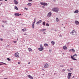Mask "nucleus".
I'll use <instances>...</instances> for the list:
<instances>
[{"label":"nucleus","instance_id":"obj_1","mask_svg":"<svg viewBox=\"0 0 79 79\" xmlns=\"http://www.w3.org/2000/svg\"><path fill=\"white\" fill-rule=\"evenodd\" d=\"M52 11L56 13H58V11H59V9L58 7H54L52 9Z\"/></svg>","mask_w":79,"mask_h":79},{"label":"nucleus","instance_id":"obj_2","mask_svg":"<svg viewBox=\"0 0 79 79\" xmlns=\"http://www.w3.org/2000/svg\"><path fill=\"white\" fill-rule=\"evenodd\" d=\"M70 34H71L72 35H76V32L74 30H73L70 32Z\"/></svg>","mask_w":79,"mask_h":79},{"label":"nucleus","instance_id":"obj_3","mask_svg":"<svg viewBox=\"0 0 79 79\" xmlns=\"http://www.w3.org/2000/svg\"><path fill=\"white\" fill-rule=\"evenodd\" d=\"M40 4L41 5H43L44 6H47V5H48V4H47V3L43 2H40Z\"/></svg>","mask_w":79,"mask_h":79},{"label":"nucleus","instance_id":"obj_4","mask_svg":"<svg viewBox=\"0 0 79 79\" xmlns=\"http://www.w3.org/2000/svg\"><path fill=\"white\" fill-rule=\"evenodd\" d=\"M40 48H38V50L39 51H42L44 50V47L42 46V44H40Z\"/></svg>","mask_w":79,"mask_h":79},{"label":"nucleus","instance_id":"obj_5","mask_svg":"<svg viewBox=\"0 0 79 79\" xmlns=\"http://www.w3.org/2000/svg\"><path fill=\"white\" fill-rule=\"evenodd\" d=\"M15 56L16 57V58H19V54L18 52H16L15 54Z\"/></svg>","mask_w":79,"mask_h":79},{"label":"nucleus","instance_id":"obj_6","mask_svg":"<svg viewBox=\"0 0 79 79\" xmlns=\"http://www.w3.org/2000/svg\"><path fill=\"white\" fill-rule=\"evenodd\" d=\"M72 74V73H68V79H70V78L71 77V74Z\"/></svg>","mask_w":79,"mask_h":79},{"label":"nucleus","instance_id":"obj_7","mask_svg":"<svg viewBox=\"0 0 79 79\" xmlns=\"http://www.w3.org/2000/svg\"><path fill=\"white\" fill-rule=\"evenodd\" d=\"M51 16H52V12H50L48 14L47 16L48 18H49V17H50Z\"/></svg>","mask_w":79,"mask_h":79},{"label":"nucleus","instance_id":"obj_8","mask_svg":"<svg viewBox=\"0 0 79 79\" xmlns=\"http://www.w3.org/2000/svg\"><path fill=\"white\" fill-rule=\"evenodd\" d=\"M44 67L45 68H48V64H46Z\"/></svg>","mask_w":79,"mask_h":79},{"label":"nucleus","instance_id":"obj_9","mask_svg":"<svg viewBox=\"0 0 79 79\" xmlns=\"http://www.w3.org/2000/svg\"><path fill=\"white\" fill-rule=\"evenodd\" d=\"M63 48L64 50H66L68 48L66 47V45H65V46H63Z\"/></svg>","mask_w":79,"mask_h":79},{"label":"nucleus","instance_id":"obj_10","mask_svg":"<svg viewBox=\"0 0 79 79\" xmlns=\"http://www.w3.org/2000/svg\"><path fill=\"white\" fill-rule=\"evenodd\" d=\"M15 16H21V14H19L18 13H15Z\"/></svg>","mask_w":79,"mask_h":79},{"label":"nucleus","instance_id":"obj_11","mask_svg":"<svg viewBox=\"0 0 79 79\" xmlns=\"http://www.w3.org/2000/svg\"><path fill=\"white\" fill-rule=\"evenodd\" d=\"M14 2L15 5H17V4H18V1H16V0H14Z\"/></svg>","mask_w":79,"mask_h":79},{"label":"nucleus","instance_id":"obj_12","mask_svg":"<svg viewBox=\"0 0 79 79\" xmlns=\"http://www.w3.org/2000/svg\"><path fill=\"white\" fill-rule=\"evenodd\" d=\"M27 77H29V78H30V79H34L33 77H32L30 75H28L27 76Z\"/></svg>","mask_w":79,"mask_h":79},{"label":"nucleus","instance_id":"obj_13","mask_svg":"<svg viewBox=\"0 0 79 79\" xmlns=\"http://www.w3.org/2000/svg\"><path fill=\"white\" fill-rule=\"evenodd\" d=\"M71 58L72 60H76V61H77V59H76L73 58V56H71Z\"/></svg>","mask_w":79,"mask_h":79},{"label":"nucleus","instance_id":"obj_14","mask_svg":"<svg viewBox=\"0 0 79 79\" xmlns=\"http://www.w3.org/2000/svg\"><path fill=\"white\" fill-rule=\"evenodd\" d=\"M42 23V20H39V21H38L36 23V24H39V23Z\"/></svg>","mask_w":79,"mask_h":79},{"label":"nucleus","instance_id":"obj_15","mask_svg":"<svg viewBox=\"0 0 79 79\" xmlns=\"http://www.w3.org/2000/svg\"><path fill=\"white\" fill-rule=\"evenodd\" d=\"M28 51H30V52H32V49H31V48H28Z\"/></svg>","mask_w":79,"mask_h":79},{"label":"nucleus","instance_id":"obj_16","mask_svg":"<svg viewBox=\"0 0 79 79\" xmlns=\"http://www.w3.org/2000/svg\"><path fill=\"white\" fill-rule=\"evenodd\" d=\"M74 13H79V10H76L74 12Z\"/></svg>","mask_w":79,"mask_h":79},{"label":"nucleus","instance_id":"obj_17","mask_svg":"<svg viewBox=\"0 0 79 79\" xmlns=\"http://www.w3.org/2000/svg\"><path fill=\"white\" fill-rule=\"evenodd\" d=\"M27 5L28 6H31L32 5V4H31V3H29L27 4Z\"/></svg>","mask_w":79,"mask_h":79},{"label":"nucleus","instance_id":"obj_18","mask_svg":"<svg viewBox=\"0 0 79 79\" xmlns=\"http://www.w3.org/2000/svg\"><path fill=\"white\" fill-rule=\"evenodd\" d=\"M46 31V29H41L40 31H42V32H44V31Z\"/></svg>","mask_w":79,"mask_h":79},{"label":"nucleus","instance_id":"obj_19","mask_svg":"<svg viewBox=\"0 0 79 79\" xmlns=\"http://www.w3.org/2000/svg\"><path fill=\"white\" fill-rule=\"evenodd\" d=\"M51 43L52 44V45H55V42L54 41H51Z\"/></svg>","mask_w":79,"mask_h":79},{"label":"nucleus","instance_id":"obj_20","mask_svg":"<svg viewBox=\"0 0 79 79\" xmlns=\"http://www.w3.org/2000/svg\"><path fill=\"white\" fill-rule=\"evenodd\" d=\"M44 47H47V46H48V44L46 43V44H44Z\"/></svg>","mask_w":79,"mask_h":79},{"label":"nucleus","instance_id":"obj_21","mask_svg":"<svg viewBox=\"0 0 79 79\" xmlns=\"http://www.w3.org/2000/svg\"><path fill=\"white\" fill-rule=\"evenodd\" d=\"M43 26H45V22H44L43 23Z\"/></svg>","mask_w":79,"mask_h":79},{"label":"nucleus","instance_id":"obj_22","mask_svg":"<svg viewBox=\"0 0 79 79\" xmlns=\"http://www.w3.org/2000/svg\"><path fill=\"white\" fill-rule=\"evenodd\" d=\"M15 10H18V7H17L16 6H15Z\"/></svg>","mask_w":79,"mask_h":79},{"label":"nucleus","instance_id":"obj_23","mask_svg":"<svg viewBox=\"0 0 79 79\" xmlns=\"http://www.w3.org/2000/svg\"><path fill=\"white\" fill-rule=\"evenodd\" d=\"M56 20L57 22H58V21H59V19L58 18H56Z\"/></svg>","mask_w":79,"mask_h":79},{"label":"nucleus","instance_id":"obj_24","mask_svg":"<svg viewBox=\"0 0 79 79\" xmlns=\"http://www.w3.org/2000/svg\"><path fill=\"white\" fill-rule=\"evenodd\" d=\"M76 56H77V54H75L73 56V58H75Z\"/></svg>","mask_w":79,"mask_h":79},{"label":"nucleus","instance_id":"obj_25","mask_svg":"<svg viewBox=\"0 0 79 79\" xmlns=\"http://www.w3.org/2000/svg\"><path fill=\"white\" fill-rule=\"evenodd\" d=\"M26 29H22V31L23 32H24V31H26Z\"/></svg>","mask_w":79,"mask_h":79},{"label":"nucleus","instance_id":"obj_26","mask_svg":"<svg viewBox=\"0 0 79 79\" xmlns=\"http://www.w3.org/2000/svg\"><path fill=\"white\" fill-rule=\"evenodd\" d=\"M32 28L33 29L34 28V23L32 25Z\"/></svg>","mask_w":79,"mask_h":79},{"label":"nucleus","instance_id":"obj_27","mask_svg":"<svg viewBox=\"0 0 79 79\" xmlns=\"http://www.w3.org/2000/svg\"><path fill=\"white\" fill-rule=\"evenodd\" d=\"M35 18L34 19V22H33V24H35Z\"/></svg>","mask_w":79,"mask_h":79},{"label":"nucleus","instance_id":"obj_28","mask_svg":"<svg viewBox=\"0 0 79 79\" xmlns=\"http://www.w3.org/2000/svg\"><path fill=\"white\" fill-rule=\"evenodd\" d=\"M46 26H49V24H48V23H47L46 24Z\"/></svg>","mask_w":79,"mask_h":79},{"label":"nucleus","instance_id":"obj_29","mask_svg":"<svg viewBox=\"0 0 79 79\" xmlns=\"http://www.w3.org/2000/svg\"><path fill=\"white\" fill-rule=\"evenodd\" d=\"M72 52H75V50H74V49L73 48L72 49Z\"/></svg>","mask_w":79,"mask_h":79},{"label":"nucleus","instance_id":"obj_30","mask_svg":"<svg viewBox=\"0 0 79 79\" xmlns=\"http://www.w3.org/2000/svg\"><path fill=\"white\" fill-rule=\"evenodd\" d=\"M7 60H8V61H11V59L8 58H7Z\"/></svg>","mask_w":79,"mask_h":79},{"label":"nucleus","instance_id":"obj_31","mask_svg":"<svg viewBox=\"0 0 79 79\" xmlns=\"http://www.w3.org/2000/svg\"><path fill=\"white\" fill-rule=\"evenodd\" d=\"M18 64H21V62H18Z\"/></svg>","mask_w":79,"mask_h":79},{"label":"nucleus","instance_id":"obj_32","mask_svg":"<svg viewBox=\"0 0 79 79\" xmlns=\"http://www.w3.org/2000/svg\"><path fill=\"white\" fill-rule=\"evenodd\" d=\"M60 67H64V65H60Z\"/></svg>","mask_w":79,"mask_h":79},{"label":"nucleus","instance_id":"obj_33","mask_svg":"<svg viewBox=\"0 0 79 79\" xmlns=\"http://www.w3.org/2000/svg\"><path fill=\"white\" fill-rule=\"evenodd\" d=\"M24 9H26V10H28V9L26 8V7L24 8Z\"/></svg>","mask_w":79,"mask_h":79},{"label":"nucleus","instance_id":"obj_34","mask_svg":"<svg viewBox=\"0 0 79 79\" xmlns=\"http://www.w3.org/2000/svg\"><path fill=\"white\" fill-rule=\"evenodd\" d=\"M65 71V69H63V70H62V71H63V72Z\"/></svg>","mask_w":79,"mask_h":79},{"label":"nucleus","instance_id":"obj_35","mask_svg":"<svg viewBox=\"0 0 79 79\" xmlns=\"http://www.w3.org/2000/svg\"><path fill=\"white\" fill-rule=\"evenodd\" d=\"M1 63H3V64H6H6L4 63L3 62H1Z\"/></svg>","mask_w":79,"mask_h":79},{"label":"nucleus","instance_id":"obj_36","mask_svg":"<svg viewBox=\"0 0 79 79\" xmlns=\"http://www.w3.org/2000/svg\"><path fill=\"white\" fill-rule=\"evenodd\" d=\"M68 71H69V72H71V70H70L69 69H68L67 70Z\"/></svg>","mask_w":79,"mask_h":79},{"label":"nucleus","instance_id":"obj_37","mask_svg":"<svg viewBox=\"0 0 79 79\" xmlns=\"http://www.w3.org/2000/svg\"><path fill=\"white\" fill-rule=\"evenodd\" d=\"M0 40H1V41H3V39H2L1 38Z\"/></svg>","mask_w":79,"mask_h":79},{"label":"nucleus","instance_id":"obj_38","mask_svg":"<svg viewBox=\"0 0 79 79\" xmlns=\"http://www.w3.org/2000/svg\"><path fill=\"white\" fill-rule=\"evenodd\" d=\"M13 42H14V43H16V42H17L14 41H13Z\"/></svg>","mask_w":79,"mask_h":79},{"label":"nucleus","instance_id":"obj_39","mask_svg":"<svg viewBox=\"0 0 79 79\" xmlns=\"http://www.w3.org/2000/svg\"><path fill=\"white\" fill-rule=\"evenodd\" d=\"M28 1H29V2H31V1L32 2V0H28Z\"/></svg>","mask_w":79,"mask_h":79},{"label":"nucleus","instance_id":"obj_40","mask_svg":"<svg viewBox=\"0 0 79 79\" xmlns=\"http://www.w3.org/2000/svg\"><path fill=\"white\" fill-rule=\"evenodd\" d=\"M42 70H43V71H45V70H44V69H42Z\"/></svg>","mask_w":79,"mask_h":79},{"label":"nucleus","instance_id":"obj_41","mask_svg":"<svg viewBox=\"0 0 79 79\" xmlns=\"http://www.w3.org/2000/svg\"><path fill=\"white\" fill-rule=\"evenodd\" d=\"M70 69H71V70H73V69L70 68Z\"/></svg>","mask_w":79,"mask_h":79},{"label":"nucleus","instance_id":"obj_42","mask_svg":"<svg viewBox=\"0 0 79 79\" xmlns=\"http://www.w3.org/2000/svg\"><path fill=\"white\" fill-rule=\"evenodd\" d=\"M24 35H27V34H26V33H25V34H24Z\"/></svg>","mask_w":79,"mask_h":79},{"label":"nucleus","instance_id":"obj_43","mask_svg":"<svg viewBox=\"0 0 79 79\" xmlns=\"http://www.w3.org/2000/svg\"><path fill=\"white\" fill-rule=\"evenodd\" d=\"M43 34H46V33H45V32H44L43 33Z\"/></svg>","mask_w":79,"mask_h":79},{"label":"nucleus","instance_id":"obj_44","mask_svg":"<svg viewBox=\"0 0 79 79\" xmlns=\"http://www.w3.org/2000/svg\"><path fill=\"white\" fill-rule=\"evenodd\" d=\"M42 8H45V6H42Z\"/></svg>","mask_w":79,"mask_h":79},{"label":"nucleus","instance_id":"obj_45","mask_svg":"<svg viewBox=\"0 0 79 79\" xmlns=\"http://www.w3.org/2000/svg\"><path fill=\"white\" fill-rule=\"evenodd\" d=\"M73 78H74V76H73Z\"/></svg>","mask_w":79,"mask_h":79},{"label":"nucleus","instance_id":"obj_46","mask_svg":"<svg viewBox=\"0 0 79 79\" xmlns=\"http://www.w3.org/2000/svg\"><path fill=\"white\" fill-rule=\"evenodd\" d=\"M28 64H30V62H29V63H28Z\"/></svg>","mask_w":79,"mask_h":79},{"label":"nucleus","instance_id":"obj_47","mask_svg":"<svg viewBox=\"0 0 79 79\" xmlns=\"http://www.w3.org/2000/svg\"><path fill=\"white\" fill-rule=\"evenodd\" d=\"M60 37H62V35H60Z\"/></svg>","mask_w":79,"mask_h":79},{"label":"nucleus","instance_id":"obj_48","mask_svg":"<svg viewBox=\"0 0 79 79\" xmlns=\"http://www.w3.org/2000/svg\"><path fill=\"white\" fill-rule=\"evenodd\" d=\"M71 49H70V50H69V51L70 52H71Z\"/></svg>","mask_w":79,"mask_h":79},{"label":"nucleus","instance_id":"obj_49","mask_svg":"<svg viewBox=\"0 0 79 79\" xmlns=\"http://www.w3.org/2000/svg\"><path fill=\"white\" fill-rule=\"evenodd\" d=\"M2 64H0V65H2Z\"/></svg>","mask_w":79,"mask_h":79},{"label":"nucleus","instance_id":"obj_50","mask_svg":"<svg viewBox=\"0 0 79 79\" xmlns=\"http://www.w3.org/2000/svg\"><path fill=\"white\" fill-rule=\"evenodd\" d=\"M2 27H4V26H3V25H2Z\"/></svg>","mask_w":79,"mask_h":79},{"label":"nucleus","instance_id":"obj_51","mask_svg":"<svg viewBox=\"0 0 79 79\" xmlns=\"http://www.w3.org/2000/svg\"><path fill=\"white\" fill-rule=\"evenodd\" d=\"M4 79H8V78H4Z\"/></svg>","mask_w":79,"mask_h":79},{"label":"nucleus","instance_id":"obj_52","mask_svg":"<svg viewBox=\"0 0 79 79\" xmlns=\"http://www.w3.org/2000/svg\"><path fill=\"white\" fill-rule=\"evenodd\" d=\"M5 1H7V0H5Z\"/></svg>","mask_w":79,"mask_h":79},{"label":"nucleus","instance_id":"obj_53","mask_svg":"<svg viewBox=\"0 0 79 79\" xmlns=\"http://www.w3.org/2000/svg\"><path fill=\"white\" fill-rule=\"evenodd\" d=\"M3 0H0V1H2Z\"/></svg>","mask_w":79,"mask_h":79},{"label":"nucleus","instance_id":"obj_54","mask_svg":"<svg viewBox=\"0 0 79 79\" xmlns=\"http://www.w3.org/2000/svg\"><path fill=\"white\" fill-rule=\"evenodd\" d=\"M64 28H65V27H64Z\"/></svg>","mask_w":79,"mask_h":79},{"label":"nucleus","instance_id":"obj_55","mask_svg":"<svg viewBox=\"0 0 79 79\" xmlns=\"http://www.w3.org/2000/svg\"><path fill=\"white\" fill-rule=\"evenodd\" d=\"M3 23H4V22L3 21Z\"/></svg>","mask_w":79,"mask_h":79},{"label":"nucleus","instance_id":"obj_56","mask_svg":"<svg viewBox=\"0 0 79 79\" xmlns=\"http://www.w3.org/2000/svg\"><path fill=\"white\" fill-rule=\"evenodd\" d=\"M1 4H0V5H1Z\"/></svg>","mask_w":79,"mask_h":79}]
</instances>
